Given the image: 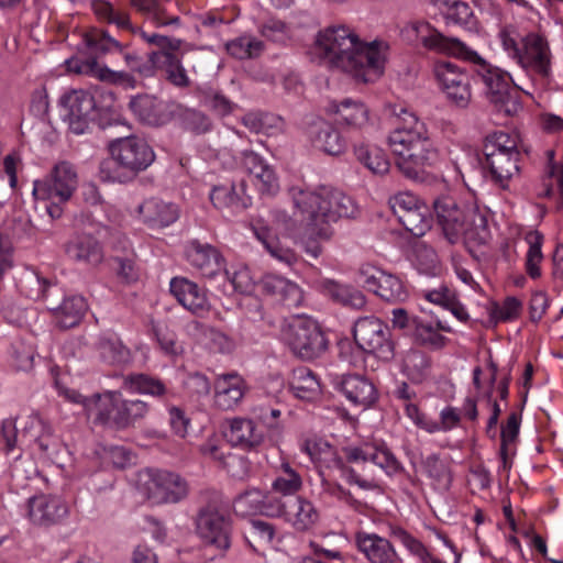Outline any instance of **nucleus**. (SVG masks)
Wrapping results in <instances>:
<instances>
[{
  "instance_id": "43",
  "label": "nucleus",
  "mask_w": 563,
  "mask_h": 563,
  "mask_svg": "<svg viewBox=\"0 0 563 563\" xmlns=\"http://www.w3.org/2000/svg\"><path fill=\"white\" fill-rule=\"evenodd\" d=\"M152 58L159 59L157 69L165 73L166 79L175 87L187 88L190 79L181 59L175 53L153 52Z\"/></svg>"
},
{
  "instance_id": "60",
  "label": "nucleus",
  "mask_w": 563,
  "mask_h": 563,
  "mask_svg": "<svg viewBox=\"0 0 563 563\" xmlns=\"http://www.w3.org/2000/svg\"><path fill=\"white\" fill-rule=\"evenodd\" d=\"M520 420L521 416L517 412H511L507 419L506 424L501 427L500 433V457L503 460L504 468L508 467V453L510 451V446L516 442L519 429H520Z\"/></svg>"
},
{
  "instance_id": "38",
  "label": "nucleus",
  "mask_w": 563,
  "mask_h": 563,
  "mask_svg": "<svg viewBox=\"0 0 563 563\" xmlns=\"http://www.w3.org/2000/svg\"><path fill=\"white\" fill-rule=\"evenodd\" d=\"M48 309L53 312L56 324L60 329H69L79 323L87 310V303L82 296L66 297L60 305L48 302Z\"/></svg>"
},
{
  "instance_id": "10",
  "label": "nucleus",
  "mask_w": 563,
  "mask_h": 563,
  "mask_svg": "<svg viewBox=\"0 0 563 563\" xmlns=\"http://www.w3.org/2000/svg\"><path fill=\"white\" fill-rule=\"evenodd\" d=\"M140 481L146 498L157 505L177 504L189 494L187 481L169 471L146 470Z\"/></svg>"
},
{
  "instance_id": "57",
  "label": "nucleus",
  "mask_w": 563,
  "mask_h": 563,
  "mask_svg": "<svg viewBox=\"0 0 563 563\" xmlns=\"http://www.w3.org/2000/svg\"><path fill=\"white\" fill-rule=\"evenodd\" d=\"M404 228L415 236H422L431 228L428 207L423 203L397 218Z\"/></svg>"
},
{
  "instance_id": "6",
  "label": "nucleus",
  "mask_w": 563,
  "mask_h": 563,
  "mask_svg": "<svg viewBox=\"0 0 563 563\" xmlns=\"http://www.w3.org/2000/svg\"><path fill=\"white\" fill-rule=\"evenodd\" d=\"M434 212L445 238L455 243L461 236L473 239L485 228V218L474 208L460 205L451 196H442L433 202Z\"/></svg>"
},
{
  "instance_id": "64",
  "label": "nucleus",
  "mask_w": 563,
  "mask_h": 563,
  "mask_svg": "<svg viewBox=\"0 0 563 563\" xmlns=\"http://www.w3.org/2000/svg\"><path fill=\"white\" fill-rule=\"evenodd\" d=\"M338 468L341 471V476L352 485H357L364 490H374L379 488V484L374 476H365L360 474L354 467L346 466L341 457L335 460Z\"/></svg>"
},
{
  "instance_id": "34",
  "label": "nucleus",
  "mask_w": 563,
  "mask_h": 563,
  "mask_svg": "<svg viewBox=\"0 0 563 563\" xmlns=\"http://www.w3.org/2000/svg\"><path fill=\"white\" fill-rule=\"evenodd\" d=\"M120 396L121 393L118 390L95 394L88 397L84 410L95 423L113 427L114 412L117 411L118 398Z\"/></svg>"
},
{
  "instance_id": "56",
  "label": "nucleus",
  "mask_w": 563,
  "mask_h": 563,
  "mask_svg": "<svg viewBox=\"0 0 563 563\" xmlns=\"http://www.w3.org/2000/svg\"><path fill=\"white\" fill-rule=\"evenodd\" d=\"M483 152L485 158L497 154L520 153L517 139L503 131L495 132L485 139Z\"/></svg>"
},
{
  "instance_id": "11",
  "label": "nucleus",
  "mask_w": 563,
  "mask_h": 563,
  "mask_svg": "<svg viewBox=\"0 0 563 563\" xmlns=\"http://www.w3.org/2000/svg\"><path fill=\"white\" fill-rule=\"evenodd\" d=\"M353 339L360 350L380 360L389 361L394 356L389 328L375 316L360 317L354 322Z\"/></svg>"
},
{
  "instance_id": "61",
  "label": "nucleus",
  "mask_w": 563,
  "mask_h": 563,
  "mask_svg": "<svg viewBox=\"0 0 563 563\" xmlns=\"http://www.w3.org/2000/svg\"><path fill=\"white\" fill-rule=\"evenodd\" d=\"M266 493L258 488H249L240 494L234 501L238 511L247 514H262V507Z\"/></svg>"
},
{
  "instance_id": "23",
  "label": "nucleus",
  "mask_w": 563,
  "mask_h": 563,
  "mask_svg": "<svg viewBox=\"0 0 563 563\" xmlns=\"http://www.w3.org/2000/svg\"><path fill=\"white\" fill-rule=\"evenodd\" d=\"M174 106L175 103L165 102L151 95L136 96L129 102L133 114L141 122L153 126L168 123L173 118Z\"/></svg>"
},
{
  "instance_id": "18",
  "label": "nucleus",
  "mask_w": 563,
  "mask_h": 563,
  "mask_svg": "<svg viewBox=\"0 0 563 563\" xmlns=\"http://www.w3.org/2000/svg\"><path fill=\"white\" fill-rule=\"evenodd\" d=\"M551 59L552 54L545 37L538 33H529L521 38V49L516 62L522 68L545 78L551 74Z\"/></svg>"
},
{
  "instance_id": "30",
  "label": "nucleus",
  "mask_w": 563,
  "mask_h": 563,
  "mask_svg": "<svg viewBox=\"0 0 563 563\" xmlns=\"http://www.w3.org/2000/svg\"><path fill=\"white\" fill-rule=\"evenodd\" d=\"M308 136L316 148L329 155H340L345 151L346 143L341 133L324 120L312 122L308 129Z\"/></svg>"
},
{
  "instance_id": "15",
  "label": "nucleus",
  "mask_w": 563,
  "mask_h": 563,
  "mask_svg": "<svg viewBox=\"0 0 563 563\" xmlns=\"http://www.w3.org/2000/svg\"><path fill=\"white\" fill-rule=\"evenodd\" d=\"M433 71L446 98L457 107H467L472 98L470 76L452 62H438Z\"/></svg>"
},
{
  "instance_id": "27",
  "label": "nucleus",
  "mask_w": 563,
  "mask_h": 563,
  "mask_svg": "<svg viewBox=\"0 0 563 563\" xmlns=\"http://www.w3.org/2000/svg\"><path fill=\"white\" fill-rule=\"evenodd\" d=\"M355 544L369 563H396L398 561V554L391 542L376 533L357 532Z\"/></svg>"
},
{
  "instance_id": "22",
  "label": "nucleus",
  "mask_w": 563,
  "mask_h": 563,
  "mask_svg": "<svg viewBox=\"0 0 563 563\" xmlns=\"http://www.w3.org/2000/svg\"><path fill=\"white\" fill-rule=\"evenodd\" d=\"M169 290L186 310L197 317H205L211 309L207 291L186 277L172 278Z\"/></svg>"
},
{
  "instance_id": "1",
  "label": "nucleus",
  "mask_w": 563,
  "mask_h": 563,
  "mask_svg": "<svg viewBox=\"0 0 563 563\" xmlns=\"http://www.w3.org/2000/svg\"><path fill=\"white\" fill-rule=\"evenodd\" d=\"M313 51L331 67L349 74L357 82L368 84L384 74L388 44L383 41L364 42L354 29L338 24L318 33Z\"/></svg>"
},
{
  "instance_id": "12",
  "label": "nucleus",
  "mask_w": 563,
  "mask_h": 563,
  "mask_svg": "<svg viewBox=\"0 0 563 563\" xmlns=\"http://www.w3.org/2000/svg\"><path fill=\"white\" fill-rule=\"evenodd\" d=\"M400 34L405 42L409 44L421 43L424 48L437 53L457 57L465 52V44L459 38L444 36L426 21L406 23Z\"/></svg>"
},
{
  "instance_id": "40",
  "label": "nucleus",
  "mask_w": 563,
  "mask_h": 563,
  "mask_svg": "<svg viewBox=\"0 0 563 563\" xmlns=\"http://www.w3.org/2000/svg\"><path fill=\"white\" fill-rule=\"evenodd\" d=\"M150 411V405L141 399L118 398L117 411L114 412L113 427L118 430H125L135 427Z\"/></svg>"
},
{
  "instance_id": "39",
  "label": "nucleus",
  "mask_w": 563,
  "mask_h": 563,
  "mask_svg": "<svg viewBox=\"0 0 563 563\" xmlns=\"http://www.w3.org/2000/svg\"><path fill=\"white\" fill-rule=\"evenodd\" d=\"M122 388L131 394L147 395L163 399L168 395V388L158 377L145 373H131L122 377Z\"/></svg>"
},
{
  "instance_id": "47",
  "label": "nucleus",
  "mask_w": 563,
  "mask_h": 563,
  "mask_svg": "<svg viewBox=\"0 0 563 563\" xmlns=\"http://www.w3.org/2000/svg\"><path fill=\"white\" fill-rule=\"evenodd\" d=\"M357 161L374 175L383 176L388 173L390 164L386 153L374 145L360 144L354 148Z\"/></svg>"
},
{
  "instance_id": "4",
  "label": "nucleus",
  "mask_w": 563,
  "mask_h": 563,
  "mask_svg": "<svg viewBox=\"0 0 563 563\" xmlns=\"http://www.w3.org/2000/svg\"><path fill=\"white\" fill-rule=\"evenodd\" d=\"M111 158L101 162L100 178L110 183H126L150 167L155 153L148 143L139 136L119 137L109 143Z\"/></svg>"
},
{
  "instance_id": "51",
  "label": "nucleus",
  "mask_w": 563,
  "mask_h": 563,
  "mask_svg": "<svg viewBox=\"0 0 563 563\" xmlns=\"http://www.w3.org/2000/svg\"><path fill=\"white\" fill-rule=\"evenodd\" d=\"M275 534L276 529L274 525L261 519H254L249 523L245 539L255 551H260L273 543Z\"/></svg>"
},
{
  "instance_id": "46",
  "label": "nucleus",
  "mask_w": 563,
  "mask_h": 563,
  "mask_svg": "<svg viewBox=\"0 0 563 563\" xmlns=\"http://www.w3.org/2000/svg\"><path fill=\"white\" fill-rule=\"evenodd\" d=\"M264 49V43L251 34H243L225 43L227 53L241 60L257 58Z\"/></svg>"
},
{
  "instance_id": "21",
  "label": "nucleus",
  "mask_w": 563,
  "mask_h": 563,
  "mask_svg": "<svg viewBox=\"0 0 563 563\" xmlns=\"http://www.w3.org/2000/svg\"><path fill=\"white\" fill-rule=\"evenodd\" d=\"M333 385L335 390L354 406L368 408L378 398L375 385L366 376L360 374L336 376L333 379Z\"/></svg>"
},
{
  "instance_id": "31",
  "label": "nucleus",
  "mask_w": 563,
  "mask_h": 563,
  "mask_svg": "<svg viewBox=\"0 0 563 563\" xmlns=\"http://www.w3.org/2000/svg\"><path fill=\"white\" fill-rule=\"evenodd\" d=\"M137 210L143 222L151 228L168 227L179 217L176 205L157 198L146 199L139 206Z\"/></svg>"
},
{
  "instance_id": "26",
  "label": "nucleus",
  "mask_w": 563,
  "mask_h": 563,
  "mask_svg": "<svg viewBox=\"0 0 563 563\" xmlns=\"http://www.w3.org/2000/svg\"><path fill=\"white\" fill-rule=\"evenodd\" d=\"M213 387L214 405L221 410L234 409L246 391L244 379L235 372L218 375Z\"/></svg>"
},
{
  "instance_id": "9",
  "label": "nucleus",
  "mask_w": 563,
  "mask_h": 563,
  "mask_svg": "<svg viewBox=\"0 0 563 563\" xmlns=\"http://www.w3.org/2000/svg\"><path fill=\"white\" fill-rule=\"evenodd\" d=\"M91 9L100 22L115 25L119 30L129 31L140 36L148 45L158 47L157 52L175 53L183 45V40L169 37L159 33H147L142 27L131 22L130 13L126 10L114 8L106 0H93Z\"/></svg>"
},
{
  "instance_id": "63",
  "label": "nucleus",
  "mask_w": 563,
  "mask_h": 563,
  "mask_svg": "<svg viewBox=\"0 0 563 563\" xmlns=\"http://www.w3.org/2000/svg\"><path fill=\"white\" fill-rule=\"evenodd\" d=\"M521 301L515 297H507L501 306L493 303L489 308V318L494 323L516 319L521 310Z\"/></svg>"
},
{
  "instance_id": "17",
  "label": "nucleus",
  "mask_w": 563,
  "mask_h": 563,
  "mask_svg": "<svg viewBox=\"0 0 563 563\" xmlns=\"http://www.w3.org/2000/svg\"><path fill=\"white\" fill-rule=\"evenodd\" d=\"M60 103L67 110L69 130L75 134H84L98 110L96 97L87 90L78 89L65 93Z\"/></svg>"
},
{
  "instance_id": "7",
  "label": "nucleus",
  "mask_w": 563,
  "mask_h": 563,
  "mask_svg": "<svg viewBox=\"0 0 563 563\" xmlns=\"http://www.w3.org/2000/svg\"><path fill=\"white\" fill-rule=\"evenodd\" d=\"M78 185L77 173L69 162L55 164L51 173L33 183V196L37 200L49 201L46 211L53 219H58L63 210L60 205L68 201Z\"/></svg>"
},
{
  "instance_id": "8",
  "label": "nucleus",
  "mask_w": 563,
  "mask_h": 563,
  "mask_svg": "<svg viewBox=\"0 0 563 563\" xmlns=\"http://www.w3.org/2000/svg\"><path fill=\"white\" fill-rule=\"evenodd\" d=\"M283 340L301 360L311 361L328 349V340L318 322L308 317H294L283 329Z\"/></svg>"
},
{
  "instance_id": "24",
  "label": "nucleus",
  "mask_w": 563,
  "mask_h": 563,
  "mask_svg": "<svg viewBox=\"0 0 563 563\" xmlns=\"http://www.w3.org/2000/svg\"><path fill=\"white\" fill-rule=\"evenodd\" d=\"M70 70L93 77L104 82L123 86L124 88H135L136 79L128 71H115L107 65L98 63L97 58L88 57L84 60H67Z\"/></svg>"
},
{
  "instance_id": "49",
  "label": "nucleus",
  "mask_w": 563,
  "mask_h": 563,
  "mask_svg": "<svg viewBox=\"0 0 563 563\" xmlns=\"http://www.w3.org/2000/svg\"><path fill=\"white\" fill-rule=\"evenodd\" d=\"M301 487L302 478L300 474L288 462H283L276 468V475L272 482V490L283 496H291L298 493Z\"/></svg>"
},
{
  "instance_id": "3",
  "label": "nucleus",
  "mask_w": 563,
  "mask_h": 563,
  "mask_svg": "<svg viewBox=\"0 0 563 563\" xmlns=\"http://www.w3.org/2000/svg\"><path fill=\"white\" fill-rule=\"evenodd\" d=\"M288 195L295 214L300 217L309 232L321 239H330L332 235L331 223L340 218H353L357 213L355 201L340 190H309L292 186Z\"/></svg>"
},
{
  "instance_id": "37",
  "label": "nucleus",
  "mask_w": 563,
  "mask_h": 563,
  "mask_svg": "<svg viewBox=\"0 0 563 563\" xmlns=\"http://www.w3.org/2000/svg\"><path fill=\"white\" fill-rule=\"evenodd\" d=\"M227 437L232 445L247 450L257 448L264 440L263 432L247 418L231 419Z\"/></svg>"
},
{
  "instance_id": "2",
  "label": "nucleus",
  "mask_w": 563,
  "mask_h": 563,
  "mask_svg": "<svg viewBox=\"0 0 563 563\" xmlns=\"http://www.w3.org/2000/svg\"><path fill=\"white\" fill-rule=\"evenodd\" d=\"M390 111L396 122L395 129L388 135V145L396 156V166L406 178L424 183L429 177L426 168L432 166L439 157L429 130L406 107L394 106Z\"/></svg>"
},
{
  "instance_id": "16",
  "label": "nucleus",
  "mask_w": 563,
  "mask_h": 563,
  "mask_svg": "<svg viewBox=\"0 0 563 563\" xmlns=\"http://www.w3.org/2000/svg\"><path fill=\"white\" fill-rule=\"evenodd\" d=\"M184 256L191 268L205 278H214L225 268L221 252L212 244L198 239L186 242Z\"/></svg>"
},
{
  "instance_id": "48",
  "label": "nucleus",
  "mask_w": 563,
  "mask_h": 563,
  "mask_svg": "<svg viewBox=\"0 0 563 563\" xmlns=\"http://www.w3.org/2000/svg\"><path fill=\"white\" fill-rule=\"evenodd\" d=\"M200 452L214 461H219L224 463L229 471L232 472L233 476L243 477L247 474L249 471V462L243 456L238 455H229L224 456L221 448L214 440H208L200 446Z\"/></svg>"
},
{
  "instance_id": "20",
  "label": "nucleus",
  "mask_w": 563,
  "mask_h": 563,
  "mask_svg": "<svg viewBox=\"0 0 563 563\" xmlns=\"http://www.w3.org/2000/svg\"><path fill=\"white\" fill-rule=\"evenodd\" d=\"M69 514L67 503L56 495H37L27 500V517L40 527H49L63 521Z\"/></svg>"
},
{
  "instance_id": "29",
  "label": "nucleus",
  "mask_w": 563,
  "mask_h": 563,
  "mask_svg": "<svg viewBox=\"0 0 563 563\" xmlns=\"http://www.w3.org/2000/svg\"><path fill=\"white\" fill-rule=\"evenodd\" d=\"M520 153L497 154L485 158L488 179L500 189H508L510 180L519 174Z\"/></svg>"
},
{
  "instance_id": "58",
  "label": "nucleus",
  "mask_w": 563,
  "mask_h": 563,
  "mask_svg": "<svg viewBox=\"0 0 563 563\" xmlns=\"http://www.w3.org/2000/svg\"><path fill=\"white\" fill-rule=\"evenodd\" d=\"M84 41L90 49L103 55L114 51L123 53L124 49V46L107 31L95 30L86 33Z\"/></svg>"
},
{
  "instance_id": "44",
  "label": "nucleus",
  "mask_w": 563,
  "mask_h": 563,
  "mask_svg": "<svg viewBox=\"0 0 563 563\" xmlns=\"http://www.w3.org/2000/svg\"><path fill=\"white\" fill-rule=\"evenodd\" d=\"M99 356L109 364H125L131 358V351L115 333L102 334L97 343Z\"/></svg>"
},
{
  "instance_id": "59",
  "label": "nucleus",
  "mask_w": 563,
  "mask_h": 563,
  "mask_svg": "<svg viewBox=\"0 0 563 563\" xmlns=\"http://www.w3.org/2000/svg\"><path fill=\"white\" fill-rule=\"evenodd\" d=\"M444 18L449 23H454L468 30L475 29L477 24L474 12L468 3L459 0L448 4Z\"/></svg>"
},
{
  "instance_id": "42",
  "label": "nucleus",
  "mask_w": 563,
  "mask_h": 563,
  "mask_svg": "<svg viewBox=\"0 0 563 563\" xmlns=\"http://www.w3.org/2000/svg\"><path fill=\"white\" fill-rule=\"evenodd\" d=\"M320 289L325 296L343 306L357 310L366 306V298L362 291L341 285L332 279L320 282Z\"/></svg>"
},
{
  "instance_id": "19",
  "label": "nucleus",
  "mask_w": 563,
  "mask_h": 563,
  "mask_svg": "<svg viewBox=\"0 0 563 563\" xmlns=\"http://www.w3.org/2000/svg\"><path fill=\"white\" fill-rule=\"evenodd\" d=\"M344 455L349 463L366 464L367 462L382 468L387 475L401 470V464L385 443L366 442L360 446H347Z\"/></svg>"
},
{
  "instance_id": "62",
  "label": "nucleus",
  "mask_w": 563,
  "mask_h": 563,
  "mask_svg": "<svg viewBox=\"0 0 563 563\" xmlns=\"http://www.w3.org/2000/svg\"><path fill=\"white\" fill-rule=\"evenodd\" d=\"M153 52H150L147 59H144L136 53H123V59L126 66L140 76L150 78L153 77L157 70L159 59L152 58Z\"/></svg>"
},
{
  "instance_id": "14",
  "label": "nucleus",
  "mask_w": 563,
  "mask_h": 563,
  "mask_svg": "<svg viewBox=\"0 0 563 563\" xmlns=\"http://www.w3.org/2000/svg\"><path fill=\"white\" fill-rule=\"evenodd\" d=\"M358 282L364 288L389 302H400L408 297V290L398 276L371 264L360 267Z\"/></svg>"
},
{
  "instance_id": "41",
  "label": "nucleus",
  "mask_w": 563,
  "mask_h": 563,
  "mask_svg": "<svg viewBox=\"0 0 563 563\" xmlns=\"http://www.w3.org/2000/svg\"><path fill=\"white\" fill-rule=\"evenodd\" d=\"M285 520L296 530L306 531L318 522L319 511L312 501L303 497H297L287 504Z\"/></svg>"
},
{
  "instance_id": "50",
  "label": "nucleus",
  "mask_w": 563,
  "mask_h": 563,
  "mask_svg": "<svg viewBox=\"0 0 563 563\" xmlns=\"http://www.w3.org/2000/svg\"><path fill=\"white\" fill-rule=\"evenodd\" d=\"M401 369L412 383H422L429 374L430 360L422 351L409 350L404 356Z\"/></svg>"
},
{
  "instance_id": "33",
  "label": "nucleus",
  "mask_w": 563,
  "mask_h": 563,
  "mask_svg": "<svg viewBox=\"0 0 563 563\" xmlns=\"http://www.w3.org/2000/svg\"><path fill=\"white\" fill-rule=\"evenodd\" d=\"M262 285L266 294L276 297L277 300L288 308L298 307L303 300L300 287L282 276L267 274L263 277Z\"/></svg>"
},
{
  "instance_id": "36",
  "label": "nucleus",
  "mask_w": 563,
  "mask_h": 563,
  "mask_svg": "<svg viewBox=\"0 0 563 563\" xmlns=\"http://www.w3.org/2000/svg\"><path fill=\"white\" fill-rule=\"evenodd\" d=\"M66 254L76 262L98 265L103 260L100 243L90 234H79L66 244Z\"/></svg>"
},
{
  "instance_id": "54",
  "label": "nucleus",
  "mask_w": 563,
  "mask_h": 563,
  "mask_svg": "<svg viewBox=\"0 0 563 563\" xmlns=\"http://www.w3.org/2000/svg\"><path fill=\"white\" fill-rule=\"evenodd\" d=\"M151 331L165 355L176 357L184 353L183 344L178 342L176 333L166 323L152 322Z\"/></svg>"
},
{
  "instance_id": "28",
  "label": "nucleus",
  "mask_w": 563,
  "mask_h": 563,
  "mask_svg": "<svg viewBox=\"0 0 563 563\" xmlns=\"http://www.w3.org/2000/svg\"><path fill=\"white\" fill-rule=\"evenodd\" d=\"M405 413L412 423L428 433L446 432L455 428L461 418L456 408L445 407L440 412V421L429 418L416 404H406Z\"/></svg>"
},
{
  "instance_id": "45",
  "label": "nucleus",
  "mask_w": 563,
  "mask_h": 563,
  "mask_svg": "<svg viewBox=\"0 0 563 563\" xmlns=\"http://www.w3.org/2000/svg\"><path fill=\"white\" fill-rule=\"evenodd\" d=\"M173 110V118L184 130L194 134H203L211 130V120L203 112L178 103H175Z\"/></svg>"
},
{
  "instance_id": "25",
  "label": "nucleus",
  "mask_w": 563,
  "mask_h": 563,
  "mask_svg": "<svg viewBox=\"0 0 563 563\" xmlns=\"http://www.w3.org/2000/svg\"><path fill=\"white\" fill-rule=\"evenodd\" d=\"M210 200L227 217L240 214L251 205V197L245 194L243 181L240 189L234 184L214 186Z\"/></svg>"
},
{
  "instance_id": "5",
  "label": "nucleus",
  "mask_w": 563,
  "mask_h": 563,
  "mask_svg": "<svg viewBox=\"0 0 563 563\" xmlns=\"http://www.w3.org/2000/svg\"><path fill=\"white\" fill-rule=\"evenodd\" d=\"M461 57L475 64V73L485 87V96L496 111L511 117L521 110L520 95L517 88L510 86L511 78L509 74L486 63L466 45Z\"/></svg>"
},
{
  "instance_id": "35",
  "label": "nucleus",
  "mask_w": 563,
  "mask_h": 563,
  "mask_svg": "<svg viewBox=\"0 0 563 563\" xmlns=\"http://www.w3.org/2000/svg\"><path fill=\"white\" fill-rule=\"evenodd\" d=\"M252 230L255 236L263 243L267 252L282 263L288 266L294 265L298 257L296 253L280 245V243L273 236L272 228L263 217H257L252 220Z\"/></svg>"
},
{
  "instance_id": "13",
  "label": "nucleus",
  "mask_w": 563,
  "mask_h": 563,
  "mask_svg": "<svg viewBox=\"0 0 563 563\" xmlns=\"http://www.w3.org/2000/svg\"><path fill=\"white\" fill-rule=\"evenodd\" d=\"M196 532L206 545L225 551L231 545V523L229 517L214 505L199 509L195 519Z\"/></svg>"
},
{
  "instance_id": "32",
  "label": "nucleus",
  "mask_w": 563,
  "mask_h": 563,
  "mask_svg": "<svg viewBox=\"0 0 563 563\" xmlns=\"http://www.w3.org/2000/svg\"><path fill=\"white\" fill-rule=\"evenodd\" d=\"M328 111L338 115L336 122L351 130H362L369 123L367 107L352 99L330 103Z\"/></svg>"
},
{
  "instance_id": "53",
  "label": "nucleus",
  "mask_w": 563,
  "mask_h": 563,
  "mask_svg": "<svg viewBox=\"0 0 563 563\" xmlns=\"http://www.w3.org/2000/svg\"><path fill=\"white\" fill-rule=\"evenodd\" d=\"M291 389L301 399H312L320 393V384L312 371L307 367L294 372Z\"/></svg>"
},
{
  "instance_id": "52",
  "label": "nucleus",
  "mask_w": 563,
  "mask_h": 563,
  "mask_svg": "<svg viewBox=\"0 0 563 563\" xmlns=\"http://www.w3.org/2000/svg\"><path fill=\"white\" fill-rule=\"evenodd\" d=\"M529 245L526 254V272L532 278L537 279L541 276L540 265L543 261L542 244L543 235L539 231H530L525 238Z\"/></svg>"
},
{
  "instance_id": "55",
  "label": "nucleus",
  "mask_w": 563,
  "mask_h": 563,
  "mask_svg": "<svg viewBox=\"0 0 563 563\" xmlns=\"http://www.w3.org/2000/svg\"><path fill=\"white\" fill-rule=\"evenodd\" d=\"M422 470L440 489H448L452 482V475L448 464L438 454H430L422 461Z\"/></svg>"
}]
</instances>
